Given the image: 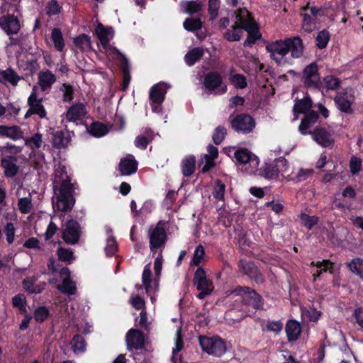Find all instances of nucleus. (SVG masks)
Masks as SVG:
<instances>
[{"instance_id":"f257e3e1","label":"nucleus","mask_w":363,"mask_h":363,"mask_svg":"<svg viewBox=\"0 0 363 363\" xmlns=\"http://www.w3.org/2000/svg\"><path fill=\"white\" fill-rule=\"evenodd\" d=\"M266 50L272 60L279 66L289 63L286 55L289 52L293 58H299L303 52V45L301 39L298 37L288 38L284 40H277L266 46Z\"/></svg>"},{"instance_id":"f03ea898","label":"nucleus","mask_w":363,"mask_h":363,"mask_svg":"<svg viewBox=\"0 0 363 363\" xmlns=\"http://www.w3.org/2000/svg\"><path fill=\"white\" fill-rule=\"evenodd\" d=\"M95 33L107 56L118 57L117 59L120 62V67L123 71V89H126L130 81V65L125 55L109 44V42L114 35L113 28L111 27H106L101 23H99L96 27Z\"/></svg>"},{"instance_id":"7ed1b4c3","label":"nucleus","mask_w":363,"mask_h":363,"mask_svg":"<svg viewBox=\"0 0 363 363\" xmlns=\"http://www.w3.org/2000/svg\"><path fill=\"white\" fill-rule=\"evenodd\" d=\"M55 199H52L53 208L56 211L69 212L76 202L74 196V186L69 179L61 181L59 185H54Z\"/></svg>"},{"instance_id":"20e7f679","label":"nucleus","mask_w":363,"mask_h":363,"mask_svg":"<svg viewBox=\"0 0 363 363\" xmlns=\"http://www.w3.org/2000/svg\"><path fill=\"white\" fill-rule=\"evenodd\" d=\"M232 294L237 297L235 303L241 304V307L245 308L251 306L254 310L258 311L263 309L264 299L255 289L245 286H237L232 291Z\"/></svg>"},{"instance_id":"39448f33","label":"nucleus","mask_w":363,"mask_h":363,"mask_svg":"<svg viewBox=\"0 0 363 363\" xmlns=\"http://www.w3.org/2000/svg\"><path fill=\"white\" fill-rule=\"evenodd\" d=\"M237 18L243 29L248 33V36L244 42V45L252 46L260 38L257 24L251 18L250 14L246 9H238Z\"/></svg>"},{"instance_id":"423d86ee","label":"nucleus","mask_w":363,"mask_h":363,"mask_svg":"<svg viewBox=\"0 0 363 363\" xmlns=\"http://www.w3.org/2000/svg\"><path fill=\"white\" fill-rule=\"evenodd\" d=\"M199 340L202 350L208 354L220 357L226 351L225 342L218 336L208 337L200 335Z\"/></svg>"},{"instance_id":"0eeeda50","label":"nucleus","mask_w":363,"mask_h":363,"mask_svg":"<svg viewBox=\"0 0 363 363\" xmlns=\"http://www.w3.org/2000/svg\"><path fill=\"white\" fill-rule=\"evenodd\" d=\"M193 284L200 292L196 295L199 299H203L206 296L211 294L213 291V282L207 278L206 272L202 267H199L196 270Z\"/></svg>"},{"instance_id":"6e6552de","label":"nucleus","mask_w":363,"mask_h":363,"mask_svg":"<svg viewBox=\"0 0 363 363\" xmlns=\"http://www.w3.org/2000/svg\"><path fill=\"white\" fill-rule=\"evenodd\" d=\"M62 238L67 245H75L78 243L82 235V228L78 221L73 218L67 220L62 225Z\"/></svg>"},{"instance_id":"1a4fd4ad","label":"nucleus","mask_w":363,"mask_h":363,"mask_svg":"<svg viewBox=\"0 0 363 363\" xmlns=\"http://www.w3.org/2000/svg\"><path fill=\"white\" fill-rule=\"evenodd\" d=\"M163 224L164 223L160 220L155 228H150L149 230L150 249L153 253L157 250L164 247L167 240V235L162 226Z\"/></svg>"},{"instance_id":"9d476101","label":"nucleus","mask_w":363,"mask_h":363,"mask_svg":"<svg viewBox=\"0 0 363 363\" xmlns=\"http://www.w3.org/2000/svg\"><path fill=\"white\" fill-rule=\"evenodd\" d=\"M239 271L247 276L252 281L262 284L265 281V277L259 267L252 262L246 259H241L238 262Z\"/></svg>"},{"instance_id":"9b49d317","label":"nucleus","mask_w":363,"mask_h":363,"mask_svg":"<svg viewBox=\"0 0 363 363\" xmlns=\"http://www.w3.org/2000/svg\"><path fill=\"white\" fill-rule=\"evenodd\" d=\"M231 128L238 133L247 134L255 127V119L249 114L240 113L230 121Z\"/></svg>"},{"instance_id":"f8f14e48","label":"nucleus","mask_w":363,"mask_h":363,"mask_svg":"<svg viewBox=\"0 0 363 363\" xmlns=\"http://www.w3.org/2000/svg\"><path fill=\"white\" fill-rule=\"evenodd\" d=\"M125 342L130 352L142 350L145 347V335L140 330L131 328L126 333Z\"/></svg>"},{"instance_id":"ddd939ff","label":"nucleus","mask_w":363,"mask_h":363,"mask_svg":"<svg viewBox=\"0 0 363 363\" xmlns=\"http://www.w3.org/2000/svg\"><path fill=\"white\" fill-rule=\"evenodd\" d=\"M303 80L307 88L320 89V78L316 63L313 62L303 69Z\"/></svg>"},{"instance_id":"4468645a","label":"nucleus","mask_w":363,"mask_h":363,"mask_svg":"<svg viewBox=\"0 0 363 363\" xmlns=\"http://www.w3.org/2000/svg\"><path fill=\"white\" fill-rule=\"evenodd\" d=\"M203 75V71H202V74L199 72L197 75L199 83L203 82L206 89L208 91H212L219 88L223 83V77L220 74L217 72H209L206 73L203 77V80L202 81Z\"/></svg>"},{"instance_id":"2eb2a0df","label":"nucleus","mask_w":363,"mask_h":363,"mask_svg":"<svg viewBox=\"0 0 363 363\" xmlns=\"http://www.w3.org/2000/svg\"><path fill=\"white\" fill-rule=\"evenodd\" d=\"M354 101V96L351 92H337L334 99L337 108L342 113H352V104Z\"/></svg>"},{"instance_id":"dca6fc26","label":"nucleus","mask_w":363,"mask_h":363,"mask_svg":"<svg viewBox=\"0 0 363 363\" xmlns=\"http://www.w3.org/2000/svg\"><path fill=\"white\" fill-rule=\"evenodd\" d=\"M311 134L313 140L323 147H330L335 143L330 131L324 127L317 126Z\"/></svg>"},{"instance_id":"f3484780","label":"nucleus","mask_w":363,"mask_h":363,"mask_svg":"<svg viewBox=\"0 0 363 363\" xmlns=\"http://www.w3.org/2000/svg\"><path fill=\"white\" fill-rule=\"evenodd\" d=\"M234 157L240 164H250L253 167H257L259 158L246 148H239L234 153Z\"/></svg>"},{"instance_id":"a211bd4d","label":"nucleus","mask_w":363,"mask_h":363,"mask_svg":"<svg viewBox=\"0 0 363 363\" xmlns=\"http://www.w3.org/2000/svg\"><path fill=\"white\" fill-rule=\"evenodd\" d=\"M138 170V162L135 157L129 155L121 159L118 167V171L121 176H129L135 173Z\"/></svg>"},{"instance_id":"6ab92c4d","label":"nucleus","mask_w":363,"mask_h":363,"mask_svg":"<svg viewBox=\"0 0 363 363\" xmlns=\"http://www.w3.org/2000/svg\"><path fill=\"white\" fill-rule=\"evenodd\" d=\"M0 27L8 35L16 34L20 30L19 21L13 15L0 16Z\"/></svg>"},{"instance_id":"aec40b11","label":"nucleus","mask_w":363,"mask_h":363,"mask_svg":"<svg viewBox=\"0 0 363 363\" xmlns=\"http://www.w3.org/2000/svg\"><path fill=\"white\" fill-rule=\"evenodd\" d=\"M16 162L17 158L15 156L8 155L1 158V166L4 169L6 177L11 178L18 174L19 168Z\"/></svg>"},{"instance_id":"412c9836","label":"nucleus","mask_w":363,"mask_h":363,"mask_svg":"<svg viewBox=\"0 0 363 363\" xmlns=\"http://www.w3.org/2000/svg\"><path fill=\"white\" fill-rule=\"evenodd\" d=\"M318 113L315 111H310L305 113L298 126V130L302 135L311 134L308 130L312 127L318 120Z\"/></svg>"},{"instance_id":"4be33fe9","label":"nucleus","mask_w":363,"mask_h":363,"mask_svg":"<svg viewBox=\"0 0 363 363\" xmlns=\"http://www.w3.org/2000/svg\"><path fill=\"white\" fill-rule=\"evenodd\" d=\"M310 265L317 267L315 271L313 273V281H317L323 272H328L331 274L334 273V263L330 259H323L318 262L313 261Z\"/></svg>"},{"instance_id":"5701e85b","label":"nucleus","mask_w":363,"mask_h":363,"mask_svg":"<svg viewBox=\"0 0 363 363\" xmlns=\"http://www.w3.org/2000/svg\"><path fill=\"white\" fill-rule=\"evenodd\" d=\"M22 77L11 67L0 70V83L7 86H16Z\"/></svg>"},{"instance_id":"b1692460","label":"nucleus","mask_w":363,"mask_h":363,"mask_svg":"<svg viewBox=\"0 0 363 363\" xmlns=\"http://www.w3.org/2000/svg\"><path fill=\"white\" fill-rule=\"evenodd\" d=\"M43 99L37 96V92H31L28 99L29 108L40 118H46L47 112L42 104Z\"/></svg>"},{"instance_id":"393cba45","label":"nucleus","mask_w":363,"mask_h":363,"mask_svg":"<svg viewBox=\"0 0 363 363\" xmlns=\"http://www.w3.org/2000/svg\"><path fill=\"white\" fill-rule=\"evenodd\" d=\"M36 281L37 279L34 276L26 277L22 281L23 288L29 294H41L45 289V283L40 282L36 284Z\"/></svg>"},{"instance_id":"a878e982","label":"nucleus","mask_w":363,"mask_h":363,"mask_svg":"<svg viewBox=\"0 0 363 363\" xmlns=\"http://www.w3.org/2000/svg\"><path fill=\"white\" fill-rule=\"evenodd\" d=\"M86 114L85 105L82 103L73 104L66 113V118L69 121H76L82 119Z\"/></svg>"},{"instance_id":"bb28decb","label":"nucleus","mask_w":363,"mask_h":363,"mask_svg":"<svg viewBox=\"0 0 363 363\" xmlns=\"http://www.w3.org/2000/svg\"><path fill=\"white\" fill-rule=\"evenodd\" d=\"M301 333L299 323L295 320H289L286 325V333L289 342L296 341Z\"/></svg>"},{"instance_id":"cd10ccee","label":"nucleus","mask_w":363,"mask_h":363,"mask_svg":"<svg viewBox=\"0 0 363 363\" xmlns=\"http://www.w3.org/2000/svg\"><path fill=\"white\" fill-rule=\"evenodd\" d=\"M238 306V303H234V306ZM249 311L246 309L242 308L237 309L235 307L229 309L225 313V316L229 320H231L233 323H238L245 318L247 316H250Z\"/></svg>"},{"instance_id":"c85d7f7f","label":"nucleus","mask_w":363,"mask_h":363,"mask_svg":"<svg viewBox=\"0 0 363 363\" xmlns=\"http://www.w3.org/2000/svg\"><path fill=\"white\" fill-rule=\"evenodd\" d=\"M258 174L267 179H276L279 177V171L272 162H265L258 169Z\"/></svg>"},{"instance_id":"c756f323","label":"nucleus","mask_w":363,"mask_h":363,"mask_svg":"<svg viewBox=\"0 0 363 363\" xmlns=\"http://www.w3.org/2000/svg\"><path fill=\"white\" fill-rule=\"evenodd\" d=\"M38 78L39 85L43 90L50 89L56 81L55 74L48 69L40 71Z\"/></svg>"},{"instance_id":"7c9ffc66","label":"nucleus","mask_w":363,"mask_h":363,"mask_svg":"<svg viewBox=\"0 0 363 363\" xmlns=\"http://www.w3.org/2000/svg\"><path fill=\"white\" fill-rule=\"evenodd\" d=\"M182 172L184 177H189L191 176L196 169V157L194 155H190L185 157L181 163Z\"/></svg>"},{"instance_id":"2f4dec72","label":"nucleus","mask_w":363,"mask_h":363,"mask_svg":"<svg viewBox=\"0 0 363 363\" xmlns=\"http://www.w3.org/2000/svg\"><path fill=\"white\" fill-rule=\"evenodd\" d=\"M154 139V133L152 130L147 129L144 135H138L134 141L135 147L141 150H145L149 143Z\"/></svg>"},{"instance_id":"473e14b6","label":"nucleus","mask_w":363,"mask_h":363,"mask_svg":"<svg viewBox=\"0 0 363 363\" xmlns=\"http://www.w3.org/2000/svg\"><path fill=\"white\" fill-rule=\"evenodd\" d=\"M312 107V100L306 96L301 100H296L293 108L294 115L296 113H306ZM297 116H295V119Z\"/></svg>"},{"instance_id":"72a5a7b5","label":"nucleus","mask_w":363,"mask_h":363,"mask_svg":"<svg viewBox=\"0 0 363 363\" xmlns=\"http://www.w3.org/2000/svg\"><path fill=\"white\" fill-rule=\"evenodd\" d=\"M0 134L13 140H18L23 137V133L17 125L11 127L0 125Z\"/></svg>"},{"instance_id":"f704fd0d","label":"nucleus","mask_w":363,"mask_h":363,"mask_svg":"<svg viewBox=\"0 0 363 363\" xmlns=\"http://www.w3.org/2000/svg\"><path fill=\"white\" fill-rule=\"evenodd\" d=\"M89 132L96 138H101L108 133V128L106 124L101 122L94 121L89 126Z\"/></svg>"},{"instance_id":"c9c22d12","label":"nucleus","mask_w":363,"mask_h":363,"mask_svg":"<svg viewBox=\"0 0 363 363\" xmlns=\"http://www.w3.org/2000/svg\"><path fill=\"white\" fill-rule=\"evenodd\" d=\"M340 81L338 78L333 75H328L323 78V82H319L320 89H326L328 90H336L340 88Z\"/></svg>"},{"instance_id":"e433bc0d","label":"nucleus","mask_w":363,"mask_h":363,"mask_svg":"<svg viewBox=\"0 0 363 363\" xmlns=\"http://www.w3.org/2000/svg\"><path fill=\"white\" fill-rule=\"evenodd\" d=\"M203 55V49L195 48L186 54L184 57L185 62L187 65L192 66L202 57Z\"/></svg>"},{"instance_id":"4c0bfd02","label":"nucleus","mask_w":363,"mask_h":363,"mask_svg":"<svg viewBox=\"0 0 363 363\" xmlns=\"http://www.w3.org/2000/svg\"><path fill=\"white\" fill-rule=\"evenodd\" d=\"M235 23L238 25L237 26H233L231 30H228L225 33V38L229 41H237L239 40L242 34V26L239 23L238 18L236 17Z\"/></svg>"},{"instance_id":"58836bf2","label":"nucleus","mask_w":363,"mask_h":363,"mask_svg":"<svg viewBox=\"0 0 363 363\" xmlns=\"http://www.w3.org/2000/svg\"><path fill=\"white\" fill-rule=\"evenodd\" d=\"M203 4L198 1H186L182 3L184 12L192 15L201 11Z\"/></svg>"},{"instance_id":"ea45409f","label":"nucleus","mask_w":363,"mask_h":363,"mask_svg":"<svg viewBox=\"0 0 363 363\" xmlns=\"http://www.w3.org/2000/svg\"><path fill=\"white\" fill-rule=\"evenodd\" d=\"M62 293L68 295H74L77 291L75 283L70 279H63L62 283L57 286Z\"/></svg>"},{"instance_id":"a19ab883","label":"nucleus","mask_w":363,"mask_h":363,"mask_svg":"<svg viewBox=\"0 0 363 363\" xmlns=\"http://www.w3.org/2000/svg\"><path fill=\"white\" fill-rule=\"evenodd\" d=\"M74 44L81 51H88L91 49V46L90 38L85 34L77 37L74 40Z\"/></svg>"},{"instance_id":"79ce46f5","label":"nucleus","mask_w":363,"mask_h":363,"mask_svg":"<svg viewBox=\"0 0 363 363\" xmlns=\"http://www.w3.org/2000/svg\"><path fill=\"white\" fill-rule=\"evenodd\" d=\"M347 267L354 274L363 279V259L356 257L347 263Z\"/></svg>"},{"instance_id":"37998d69","label":"nucleus","mask_w":363,"mask_h":363,"mask_svg":"<svg viewBox=\"0 0 363 363\" xmlns=\"http://www.w3.org/2000/svg\"><path fill=\"white\" fill-rule=\"evenodd\" d=\"M264 320L261 324L263 332H274L279 333L283 328V323L281 320H268L265 324Z\"/></svg>"},{"instance_id":"c03bdc74","label":"nucleus","mask_w":363,"mask_h":363,"mask_svg":"<svg viewBox=\"0 0 363 363\" xmlns=\"http://www.w3.org/2000/svg\"><path fill=\"white\" fill-rule=\"evenodd\" d=\"M51 38L53 41L55 48L57 50L62 51L65 47V42L62 32L59 28H55L52 29L51 33Z\"/></svg>"},{"instance_id":"a18cd8bd","label":"nucleus","mask_w":363,"mask_h":363,"mask_svg":"<svg viewBox=\"0 0 363 363\" xmlns=\"http://www.w3.org/2000/svg\"><path fill=\"white\" fill-rule=\"evenodd\" d=\"M52 145L56 148L65 147L68 143V139L62 130L55 132L52 136Z\"/></svg>"},{"instance_id":"49530a36","label":"nucleus","mask_w":363,"mask_h":363,"mask_svg":"<svg viewBox=\"0 0 363 363\" xmlns=\"http://www.w3.org/2000/svg\"><path fill=\"white\" fill-rule=\"evenodd\" d=\"M202 25L203 23L200 18H187L183 23L184 29L191 32L200 30Z\"/></svg>"},{"instance_id":"de8ad7c7","label":"nucleus","mask_w":363,"mask_h":363,"mask_svg":"<svg viewBox=\"0 0 363 363\" xmlns=\"http://www.w3.org/2000/svg\"><path fill=\"white\" fill-rule=\"evenodd\" d=\"M205 249L202 245H199L194 252L191 265L200 267V264L204 260Z\"/></svg>"},{"instance_id":"09e8293b","label":"nucleus","mask_w":363,"mask_h":363,"mask_svg":"<svg viewBox=\"0 0 363 363\" xmlns=\"http://www.w3.org/2000/svg\"><path fill=\"white\" fill-rule=\"evenodd\" d=\"M58 259L62 262H71L74 259V252L72 250L60 247L57 249Z\"/></svg>"},{"instance_id":"8fccbe9b","label":"nucleus","mask_w":363,"mask_h":363,"mask_svg":"<svg viewBox=\"0 0 363 363\" xmlns=\"http://www.w3.org/2000/svg\"><path fill=\"white\" fill-rule=\"evenodd\" d=\"M142 281L144 289H145L146 292L148 293L151 289L152 282V271L150 264H147L144 267L142 274Z\"/></svg>"},{"instance_id":"3c124183","label":"nucleus","mask_w":363,"mask_h":363,"mask_svg":"<svg viewBox=\"0 0 363 363\" xmlns=\"http://www.w3.org/2000/svg\"><path fill=\"white\" fill-rule=\"evenodd\" d=\"M50 315L48 308L43 306L36 308L33 313L34 319L37 323L44 322Z\"/></svg>"},{"instance_id":"603ef678","label":"nucleus","mask_w":363,"mask_h":363,"mask_svg":"<svg viewBox=\"0 0 363 363\" xmlns=\"http://www.w3.org/2000/svg\"><path fill=\"white\" fill-rule=\"evenodd\" d=\"M70 344L72 345V347L74 352L77 350L84 352L85 350V340L84 337L80 334L74 335L72 340H71Z\"/></svg>"},{"instance_id":"864d4df0","label":"nucleus","mask_w":363,"mask_h":363,"mask_svg":"<svg viewBox=\"0 0 363 363\" xmlns=\"http://www.w3.org/2000/svg\"><path fill=\"white\" fill-rule=\"evenodd\" d=\"M300 218L303 223V225L308 229L311 230L319 222V218L316 216H309L306 213H301Z\"/></svg>"},{"instance_id":"5fc2aeb1","label":"nucleus","mask_w":363,"mask_h":363,"mask_svg":"<svg viewBox=\"0 0 363 363\" xmlns=\"http://www.w3.org/2000/svg\"><path fill=\"white\" fill-rule=\"evenodd\" d=\"M226 134L227 130L225 127L220 125L218 126L214 130L212 135L213 143L217 145H220L224 140Z\"/></svg>"},{"instance_id":"6e6d98bb","label":"nucleus","mask_w":363,"mask_h":363,"mask_svg":"<svg viewBox=\"0 0 363 363\" xmlns=\"http://www.w3.org/2000/svg\"><path fill=\"white\" fill-rule=\"evenodd\" d=\"M230 80L233 85L236 89H242L245 88L247 86L246 78L242 74H231L230 77Z\"/></svg>"},{"instance_id":"4d7b16f0","label":"nucleus","mask_w":363,"mask_h":363,"mask_svg":"<svg viewBox=\"0 0 363 363\" xmlns=\"http://www.w3.org/2000/svg\"><path fill=\"white\" fill-rule=\"evenodd\" d=\"M330 34L326 30L320 31L315 38L316 45L318 48H325L330 40Z\"/></svg>"},{"instance_id":"13d9d810","label":"nucleus","mask_w":363,"mask_h":363,"mask_svg":"<svg viewBox=\"0 0 363 363\" xmlns=\"http://www.w3.org/2000/svg\"><path fill=\"white\" fill-rule=\"evenodd\" d=\"M225 191V185L220 180L218 179L216 182L213 195L215 199L219 201H224Z\"/></svg>"},{"instance_id":"bf43d9fd","label":"nucleus","mask_w":363,"mask_h":363,"mask_svg":"<svg viewBox=\"0 0 363 363\" xmlns=\"http://www.w3.org/2000/svg\"><path fill=\"white\" fill-rule=\"evenodd\" d=\"M69 179L71 182L70 177L67 174L66 167L65 166H59L55 169V179L54 181V185H59L61 181Z\"/></svg>"},{"instance_id":"052dcab7","label":"nucleus","mask_w":363,"mask_h":363,"mask_svg":"<svg viewBox=\"0 0 363 363\" xmlns=\"http://www.w3.org/2000/svg\"><path fill=\"white\" fill-rule=\"evenodd\" d=\"M106 255L108 257L113 256L118 251V246L116 238L110 237L107 239L106 246L105 247Z\"/></svg>"},{"instance_id":"680f3d73","label":"nucleus","mask_w":363,"mask_h":363,"mask_svg":"<svg viewBox=\"0 0 363 363\" xmlns=\"http://www.w3.org/2000/svg\"><path fill=\"white\" fill-rule=\"evenodd\" d=\"M18 206L21 213H28L31 210V199L26 197L19 199Z\"/></svg>"},{"instance_id":"e2e57ef3","label":"nucleus","mask_w":363,"mask_h":363,"mask_svg":"<svg viewBox=\"0 0 363 363\" xmlns=\"http://www.w3.org/2000/svg\"><path fill=\"white\" fill-rule=\"evenodd\" d=\"M166 93L167 92H150V99L153 109L155 108V106L162 104L165 99Z\"/></svg>"},{"instance_id":"0e129e2a","label":"nucleus","mask_w":363,"mask_h":363,"mask_svg":"<svg viewBox=\"0 0 363 363\" xmlns=\"http://www.w3.org/2000/svg\"><path fill=\"white\" fill-rule=\"evenodd\" d=\"M362 168V160L359 157L353 156L350 161V172L354 175L358 174Z\"/></svg>"},{"instance_id":"69168bd1","label":"nucleus","mask_w":363,"mask_h":363,"mask_svg":"<svg viewBox=\"0 0 363 363\" xmlns=\"http://www.w3.org/2000/svg\"><path fill=\"white\" fill-rule=\"evenodd\" d=\"M274 167L280 172H286L289 168V163L284 157H280L272 161Z\"/></svg>"},{"instance_id":"338daca9","label":"nucleus","mask_w":363,"mask_h":363,"mask_svg":"<svg viewBox=\"0 0 363 363\" xmlns=\"http://www.w3.org/2000/svg\"><path fill=\"white\" fill-rule=\"evenodd\" d=\"M58 265H55L53 262L52 263L48 264L49 269L53 272H58L62 277L64 279H70V271L68 267H64L59 269L57 267Z\"/></svg>"},{"instance_id":"774afa93","label":"nucleus","mask_w":363,"mask_h":363,"mask_svg":"<svg viewBox=\"0 0 363 363\" xmlns=\"http://www.w3.org/2000/svg\"><path fill=\"white\" fill-rule=\"evenodd\" d=\"M15 230L14 225L12 223H7L4 227V231L9 244H11L14 240Z\"/></svg>"}]
</instances>
